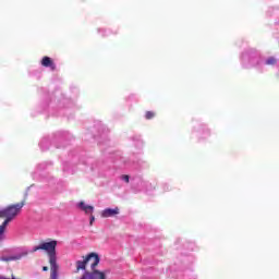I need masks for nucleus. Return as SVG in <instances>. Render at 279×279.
Returning <instances> with one entry per match:
<instances>
[{
    "label": "nucleus",
    "instance_id": "obj_1",
    "mask_svg": "<svg viewBox=\"0 0 279 279\" xmlns=\"http://www.w3.org/2000/svg\"><path fill=\"white\" fill-rule=\"evenodd\" d=\"M23 206H25V201H22L17 204L9 205L2 210H0V219H4V221L0 226V239L1 236H3V232H5L8 223H10V221H13V219H16V217L21 215Z\"/></svg>",
    "mask_w": 279,
    "mask_h": 279
},
{
    "label": "nucleus",
    "instance_id": "obj_2",
    "mask_svg": "<svg viewBox=\"0 0 279 279\" xmlns=\"http://www.w3.org/2000/svg\"><path fill=\"white\" fill-rule=\"evenodd\" d=\"M56 247H58V241L56 240H51L49 242H41L39 245L35 246L32 250V253L43 250L44 252H46L49 258L50 269H60V266L58 265Z\"/></svg>",
    "mask_w": 279,
    "mask_h": 279
},
{
    "label": "nucleus",
    "instance_id": "obj_3",
    "mask_svg": "<svg viewBox=\"0 0 279 279\" xmlns=\"http://www.w3.org/2000/svg\"><path fill=\"white\" fill-rule=\"evenodd\" d=\"M120 210L119 207L116 208H106L101 211V217L102 219H108V217H117V215H119Z\"/></svg>",
    "mask_w": 279,
    "mask_h": 279
},
{
    "label": "nucleus",
    "instance_id": "obj_4",
    "mask_svg": "<svg viewBox=\"0 0 279 279\" xmlns=\"http://www.w3.org/2000/svg\"><path fill=\"white\" fill-rule=\"evenodd\" d=\"M41 66H46L51 69V71H56V63L49 57H44L41 59Z\"/></svg>",
    "mask_w": 279,
    "mask_h": 279
},
{
    "label": "nucleus",
    "instance_id": "obj_5",
    "mask_svg": "<svg viewBox=\"0 0 279 279\" xmlns=\"http://www.w3.org/2000/svg\"><path fill=\"white\" fill-rule=\"evenodd\" d=\"M78 208H81V210H84L85 215H93V213H95V207L86 205V203L84 202L78 203Z\"/></svg>",
    "mask_w": 279,
    "mask_h": 279
},
{
    "label": "nucleus",
    "instance_id": "obj_6",
    "mask_svg": "<svg viewBox=\"0 0 279 279\" xmlns=\"http://www.w3.org/2000/svg\"><path fill=\"white\" fill-rule=\"evenodd\" d=\"M60 268H50V279H58V270Z\"/></svg>",
    "mask_w": 279,
    "mask_h": 279
},
{
    "label": "nucleus",
    "instance_id": "obj_7",
    "mask_svg": "<svg viewBox=\"0 0 279 279\" xmlns=\"http://www.w3.org/2000/svg\"><path fill=\"white\" fill-rule=\"evenodd\" d=\"M154 117H156V112H154V111H146L145 118L147 120L154 119Z\"/></svg>",
    "mask_w": 279,
    "mask_h": 279
},
{
    "label": "nucleus",
    "instance_id": "obj_8",
    "mask_svg": "<svg viewBox=\"0 0 279 279\" xmlns=\"http://www.w3.org/2000/svg\"><path fill=\"white\" fill-rule=\"evenodd\" d=\"M266 64H276V58L271 57L267 59Z\"/></svg>",
    "mask_w": 279,
    "mask_h": 279
},
{
    "label": "nucleus",
    "instance_id": "obj_9",
    "mask_svg": "<svg viewBox=\"0 0 279 279\" xmlns=\"http://www.w3.org/2000/svg\"><path fill=\"white\" fill-rule=\"evenodd\" d=\"M121 180H124V182L129 183V182H130V175L123 174V175L121 177Z\"/></svg>",
    "mask_w": 279,
    "mask_h": 279
},
{
    "label": "nucleus",
    "instance_id": "obj_10",
    "mask_svg": "<svg viewBox=\"0 0 279 279\" xmlns=\"http://www.w3.org/2000/svg\"><path fill=\"white\" fill-rule=\"evenodd\" d=\"M90 218H89V226H93V223H95V216L93 214H89Z\"/></svg>",
    "mask_w": 279,
    "mask_h": 279
},
{
    "label": "nucleus",
    "instance_id": "obj_11",
    "mask_svg": "<svg viewBox=\"0 0 279 279\" xmlns=\"http://www.w3.org/2000/svg\"><path fill=\"white\" fill-rule=\"evenodd\" d=\"M19 258H21V256H17V257L11 256L5 258L4 260H19Z\"/></svg>",
    "mask_w": 279,
    "mask_h": 279
},
{
    "label": "nucleus",
    "instance_id": "obj_12",
    "mask_svg": "<svg viewBox=\"0 0 279 279\" xmlns=\"http://www.w3.org/2000/svg\"><path fill=\"white\" fill-rule=\"evenodd\" d=\"M43 271H49V267L44 266V267H43Z\"/></svg>",
    "mask_w": 279,
    "mask_h": 279
}]
</instances>
